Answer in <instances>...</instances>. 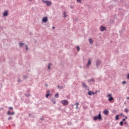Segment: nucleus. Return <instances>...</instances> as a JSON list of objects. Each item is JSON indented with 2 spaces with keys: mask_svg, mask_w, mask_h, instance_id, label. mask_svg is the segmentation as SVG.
Returning a JSON list of instances; mask_svg holds the SVG:
<instances>
[{
  "mask_svg": "<svg viewBox=\"0 0 129 129\" xmlns=\"http://www.w3.org/2000/svg\"><path fill=\"white\" fill-rule=\"evenodd\" d=\"M11 114H12V115L15 114V112H11Z\"/></svg>",
  "mask_w": 129,
  "mask_h": 129,
  "instance_id": "nucleus-33",
  "label": "nucleus"
},
{
  "mask_svg": "<svg viewBox=\"0 0 129 129\" xmlns=\"http://www.w3.org/2000/svg\"><path fill=\"white\" fill-rule=\"evenodd\" d=\"M125 118H126V119H127V117L125 116Z\"/></svg>",
  "mask_w": 129,
  "mask_h": 129,
  "instance_id": "nucleus-39",
  "label": "nucleus"
},
{
  "mask_svg": "<svg viewBox=\"0 0 129 129\" xmlns=\"http://www.w3.org/2000/svg\"><path fill=\"white\" fill-rule=\"evenodd\" d=\"M120 115L121 116H122L123 117H124V115H123V114L122 113H120Z\"/></svg>",
  "mask_w": 129,
  "mask_h": 129,
  "instance_id": "nucleus-30",
  "label": "nucleus"
},
{
  "mask_svg": "<svg viewBox=\"0 0 129 129\" xmlns=\"http://www.w3.org/2000/svg\"><path fill=\"white\" fill-rule=\"evenodd\" d=\"M127 79H129V74L127 75Z\"/></svg>",
  "mask_w": 129,
  "mask_h": 129,
  "instance_id": "nucleus-32",
  "label": "nucleus"
},
{
  "mask_svg": "<svg viewBox=\"0 0 129 129\" xmlns=\"http://www.w3.org/2000/svg\"><path fill=\"white\" fill-rule=\"evenodd\" d=\"M119 115H117L116 116V117H115V119L116 120H118V119H119Z\"/></svg>",
  "mask_w": 129,
  "mask_h": 129,
  "instance_id": "nucleus-16",
  "label": "nucleus"
},
{
  "mask_svg": "<svg viewBox=\"0 0 129 129\" xmlns=\"http://www.w3.org/2000/svg\"><path fill=\"white\" fill-rule=\"evenodd\" d=\"M126 99L128 100L129 99V97H127Z\"/></svg>",
  "mask_w": 129,
  "mask_h": 129,
  "instance_id": "nucleus-36",
  "label": "nucleus"
},
{
  "mask_svg": "<svg viewBox=\"0 0 129 129\" xmlns=\"http://www.w3.org/2000/svg\"><path fill=\"white\" fill-rule=\"evenodd\" d=\"M123 125V122L120 121V125L122 126Z\"/></svg>",
  "mask_w": 129,
  "mask_h": 129,
  "instance_id": "nucleus-24",
  "label": "nucleus"
},
{
  "mask_svg": "<svg viewBox=\"0 0 129 129\" xmlns=\"http://www.w3.org/2000/svg\"><path fill=\"white\" fill-rule=\"evenodd\" d=\"M122 84H126V82L125 81L122 82Z\"/></svg>",
  "mask_w": 129,
  "mask_h": 129,
  "instance_id": "nucleus-31",
  "label": "nucleus"
},
{
  "mask_svg": "<svg viewBox=\"0 0 129 129\" xmlns=\"http://www.w3.org/2000/svg\"><path fill=\"white\" fill-rule=\"evenodd\" d=\"M9 109H10L11 110H13V107H9Z\"/></svg>",
  "mask_w": 129,
  "mask_h": 129,
  "instance_id": "nucleus-29",
  "label": "nucleus"
},
{
  "mask_svg": "<svg viewBox=\"0 0 129 129\" xmlns=\"http://www.w3.org/2000/svg\"><path fill=\"white\" fill-rule=\"evenodd\" d=\"M73 7L71 6V9H73Z\"/></svg>",
  "mask_w": 129,
  "mask_h": 129,
  "instance_id": "nucleus-37",
  "label": "nucleus"
},
{
  "mask_svg": "<svg viewBox=\"0 0 129 129\" xmlns=\"http://www.w3.org/2000/svg\"><path fill=\"white\" fill-rule=\"evenodd\" d=\"M43 2L44 3V4H46L47 7H49V6H51V5H52V2H51V1H43Z\"/></svg>",
  "mask_w": 129,
  "mask_h": 129,
  "instance_id": "nucleus-4",
  "label": "nucleus"
},
{
  "mask_svg": "<svg viewBox=\"0 0 129 129\" xmlns=\"http://www.w3.org/2000/svg\"><path fill=\"white\" fill-rule=\"evenodd\" d=\"M102 117H101V114L99 113L98 116H94L93 117V120H101Z\"/></svg>",
  "mask_w": 129,
  "mask_h": 129,
  "instance_id": "nucleus-1",
  "label": "nucleus"
},
{
  "mask_svg": "<svg viewBox=\"0 0 129 129\" xmlns=\"http://www.w3.org/2000/svg\"><path fill=\"white\" fill-rule=\"evenodd\" d=\"M89 42H90V44H93V40H92V39H89Z\"/></svg>",
  "mask_w": 129,
  "mask_h": 129,
  "instance_id": "nucleus-13",
  "label": "nucleus"
},
{
  "mask_svg": "<svg viewBox=\"0 0 129 129\" xmlns=\"http://www.w3.org/2000/svg\"><path fill=\"white\" fill-rule=\"evenodd\" d=\"M90 65H91V59H90V58H89L87 67H88V66H90Z\"/></svg>",
  "mask_w": 129,
  "mask_h": 129,
  "instance_id": "nucleus-7",
  "label": "nucleus"
},
{
  "mask_svg": "<svg viewBox=\"0 0 129 129\" xmlns=\"http://www.w3.org/2000/svg\"><path fill=\"white\" fill-rule=\"evenodd\" d=\"M92 94H93V95H94L95 93H93V92H92V91H89L88 92V95H92Z\"/></svg>",
  "mask_w": 129,
  "mask_h": 129,
  "instance_id": "nucleus-10",
  "label": "nucleus"
},
{
  "mask_svg": "<svg viewBox=\"0 0 129 129\" xmlns=\"http://www.w3.org/2000/svg\"><path fill=\"white\" fill-rule=\"evenodd\" d=\"M19 45H20V47H23V46H24V43H20L19 44Z\"/></svg>",
  "mask_w": 129,
  "mask_h": 129,
  "instance_id": "nucleus-17",
  "label": "nucleus"
},
{
  "mask_svg": "<svg viewBox=\"0 0 129 129\" xmlns=\"http://www.w3.org/2000/svg\"><path fill=\"white\" fill-rule=\"evenodd\" d=\"M42 22L43 23H47L48 22V18L47 17H44L42 19Z\"/></svg>",
  "mask_w": 129,
  "mask_h": 129,
  "instance_id": "nucleus-5",
  "label": "nucleus"
},
{
  "mask_svg": "<svg viewBox=\"0 0 129 129\" xmlns=\"http://www.w3.org/2000/svg\"><path fill=\"white\" fill-rule=\"evenodd\" d=\"M82 85H83V86H84V87H85V88H87V86L86 85V84L84 83H82Z\"/></svg>",
  "mask_w": 129,
  "mask_h": 129,
  "instance_id": "nucleus-15",
  "label": "nucleus"
},
{
  "mask_svg": "<svg viewBox=\"0 0 129 129\" xmlns=\"http://www.w3.org/2000/svg\"><path fill=\"white\" fill-rule=\"evenodd\" d=\"M77 2H79V3L80 4H81V3H82V0H77Z\"/></svg>",
  "mask_w": 129,
  "mask_h": 129,
  "instance_id": "nucleus-27",
  "label": "nucleus"
},
{
  "mask_svg": "<svg viewBox=\"0 0 129 129\" xmlns=\"http://www.w3.org/2000/svg\"><path fill=\"white\" fill-rule=\"evenodd\" d=\"M51 100L53 104H56V101L55 100V99H52Z\"/></svg>",
  "mask_w": 129,
  "mask_h": 129,
  "instance_id": "nucleus-14",
  "label": "nucleus"
},
{
  "mask_svg": "<svg viewBox=\"0 0 129 129\" xmlns=\"http://www.w3.org/2000/svg\"><path fill=\"white\" fill-rule=\"evenodd\" d=\"M7 113H8V114L9 115H11V114L12 112H11V111H8Z\"/></svg>",
  "mask_w": 129,
  "mask_h": 129,
  "instance_id": "nucleus-21",
  "label": "nucleus"
},
{
  "mask_svg": "<svg viewBox=\"0 0 129 129\" xmlns=\"http://www.w3.org/2000/svg\"><path fill=\"white\" fill-rule=\"evenodd\" d=\"M100 30L102 32H103V31L106 30V28H105V27L102 26L100 28Z\"/></svg>",
  "mask_w": 129,
  "mask_h": 129,
  "instance_id": "nucleus-9",
  "label": "nucleus"
},
{
  "mask_svg": "<svg viewBox=\"0 0 129 129\" xmlns=\"http://www.w3.org/2000/svg\"><path fill=\"white\" fill-rule=\"evenodd\" d=\"M122 120H123V121H125V119L123 118V119H122Z\"/></svg>",
  "mask_w": 129,
  "mask_h": 129,
  "instance_id": "nucleus-34",
  "label": "nucleus"
},
{
  "mask_svg": "<svg viewBox=\"0 0 129 129\" xmlns=\"http://www.w3.org/2000/svg\"><path fill=\"white\" fill-rule=\"evenodd\" d=\"M58 96H59V94H58V93H56V94H55V97L57 98V97H58Z\"/></svg>",
  "mask_w": 129,
  "mask_h": 129,
  "instance_id": "nucleus-20",
  "label": "nucleus"
},
{
  "mask_svg": "<svg viewBox=\"0 0 129 129\" xmlns=\"http://www.w3.org/2000/svg\"><path fill=\"white\" fill-rule=\"evenodd\" d=\"M100 63H101V61L100 60H97L96 62V65L97 67H98L99 65H100Z\"/></svg>",
  "mask_w": 129,
  "mask_h": 129,
  "instance_id": "nucleus-6",
  "label": "nucleus"
},
{
  "mask_svg": "<svg viewBox=\"0 0 129 129\" xmlns=\"http://www.w3.org/2000/svg\"><path fill=\"white\" fill-rule=\"evenodd\" d=\"M52 29H55V27H52Z\"/></svg>",
  "mask_w": 129,
  "mask_h": 129,
  "instance_id": "nucleus-38",
  "label": "nucleus"
},
{
  "mask_svg": "<svg viewBox=\"0 0 129 129\" xmlns=\"http://www.w3.org/2000/svg\"><path fill=\"white\" fill-rule=\"evenodd\" d=\"M29 2H31V1H32V0H28Z\"/></svg>",
  "mask_w": 129,
  "mask_h": 129,
  "instance_id": "nucleus-40",
  "label": "nucleus"
},
{
  "mask_svg": "<svg viewBox=\"0 0 129 129\" xmlns=\"http://www.w3.org/2000/svg\"><path fill=\"white\" fill-rule=\"evenodd\" d=\"M50 66H51V63L48 64V69H50Z\"/></svg>",
  "mask_w": 129,
  "mask_h": 129,
  "instance_id": "nucleus-28",
  "label": "nucleus"
},
{
  "mask_svg": "<svg viewBox=\"0 0 129 129\" xmlns=\"http://www.w3.org/2000/svg\"><path fill=\"white\" fill-rule=\"evenodd\" d=\"M26 50H28V46L26 45Z\"/></svg>",
  "mask_w": 129,
  "mask_h": 129,
  "instance_id": "nucleus-35",
  "label": "nucleus"
},
{
  "mask_svg": "<svg viewBox=\"0 0 129 129\" xmlns=\"http://www.w3.org/2000/svg\"><path fill=\"white\" fill-rule=\"evenodd\" d=\"M88 81H89V82H91V81H94V80H93V79H92L91 80H89Z\"/></svg>",
  "mask_w": 129,
  "mask_h": 129,
  "instance_id": "nucleus-26",
  "label": "nucleus"
},
{
  "mask_svg": "<svg viewBox=\"0 0 129 129\" xmlns=\"http://www.w3.org/2000/svg\"><path fill=\"white\" fill-rule=\"evenodd\" d=\"M107 97H108V100L109 101H112V100H113V97H112V95L111 94H108L107 95Z\"/></svg>",
  "mask_w": 129,
  "mask_h": 129,
  "instance_id": "nucleus-3",
  "label": "nucleus"
},
{
  "mask_svg": "<svg viewBox=\"0 0 129 129\" xmlns=\"http://www.w3.org/2000/svg\"><path fill=\"white\" fill-rule=\"evenodd\" d=\"M8 11H6V12L4 13L3 16H4V17H8Z\"/></svg>",
  "mask_w": 129,
  "mask_h": 129,
  "instance_id": "nucleus-12",
  "label": "nucleus"
},
{
  "mask_svg": "<svg viewBox=\"0 0 129 129\" xmlns=\"http://www.w3.org/2000/svg\"><path fill=\"white\" fill-rule=\"evenodd\" d=\"M61 103L64 106H66V105H68L69 104V102L67 100H62L61 101Z\"/></svg>",
  "mask_w": 129,
  "mask_h": 129,
  "instance_id": "nucleus-2",
  "label": "nucleus"
},
{
  "mask_svg": "<svg viewBox=\"0 0 129 129\" xmlns=\"http://www.w3.org/2000/svg\"><path fill=\"white\" fill-rule=\"evenodd\" d=\"M124 111H125V112H128V109H127L126 108H125Z\"/></svg>",
  "mask_w": 129,
  "mask_h": 129,
  "instance_id": "nucleus-18",
  "label": "nucleus"
},
{
  "mask_svg": "<svg viewBox=\"0 0 129 129\" xmlns=\"http://www.w3.org/2000/svg\"><path fill=\"white\" fill-rule=\"evenodd\" d=\"M50 95V91H47V94L46 95V97L48 98L49 97V95Z\"/></svg>",
  "mask_w": 129,
  "mask_h": 129,
  "instance_id": "nucleus-11",
  "label": "nucleus"
},
{
  "mask_svg": "<svg viewBox=\"0 0 129 129\" xmlns=\"http://www.w3.org/2000/svg\"><path fill=\"white\" fill-rule=\"evenodd\" d=\"M8 118L9 120H11V119H13V117H12V116H10Z\"/></svg>",
  "mask_w": 129,
  "mask_h": 129,
  "instance_id": "nucleus-23",
  "label": "nucleus"
},
{
  "mask_svg": "<svg viewBox=\"0 0 129 129\" xmlns=\"http://www.w3.org/2000/svg\"><path fill=\"white\" fill-rule=\"evenodd\" d=\"M103 113L105 115H108V113H109L108 110H104Z\"/></svg>",
  "mask_w": 129,
  "mask_h": 129,
  "instance_id": "nucleus-8",
  "label": "nucleus"
},
{
  "mask_svg": "<svg viewBox=\"0 0 129 129\" xmlns=\"http://www.w3.org/2000/svg\"><path fill=\"white\" fill-rule=\"evenodd\" d=\"M77 51H79V50H80V48L79 47V46L77 47Z\"/></svg>",
  "mask_w": 129,
  "mask_h": 129,
  "instance_id": "nucleus-25",
  "label": "nucleus"
},
{
  "mask_svg": "<svg viewBox=\"0 0 129 129\" xmlns=\"http://www.w3.org/2000/svg\"><path fill=\"white\" fill-rule=\"evenodd\" d=\"M58 87H59V86H58Z\"/></svg>",
  "mask_w": 129,
  "mask_h": 129,
  "instance_id": "nucleus-41",
  "label": "nucleus"
},
{
  "mask_svg": "<svg viewBox=\"0 0 129 129\" xmlns=\"http://www.w3.org/2000/svg\"><path fill=\"white\" fill-rule=\"evenodd\" d=\"M63 16H64V18H66V17H67V16L66 15V12L63 13Z\"/></svg>",
  "mask_w": 129,
  "mask_h": 129,
  "instance_id": "nucleus-22",
  "label": "nucleus"
},
{
  "mask_svg": "<svg viewBox=\"0 0 129 129\" xmlns=\"http://www.w3.org/2000/svg\"><path fill=\"white\" fill-rule=\"evenodd\" d=\"M75 105H77L76 108H77H77H78V105H79V103H76L75 104Z\"/></svg>",
  "mask_w": 129,
  "mask_h": 129,
  "instance_id": "nucleus-19",
  "label": "nucleus"
}]
</instances>
